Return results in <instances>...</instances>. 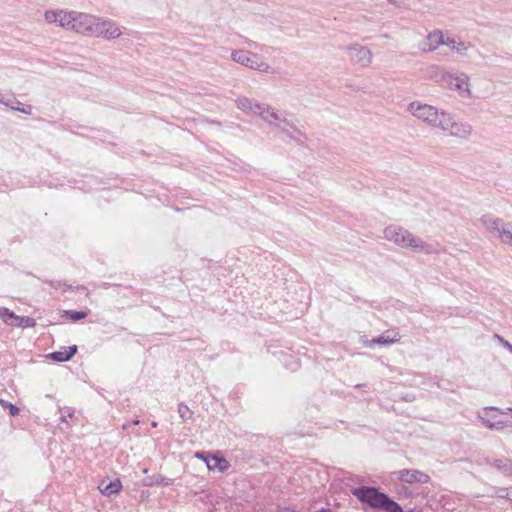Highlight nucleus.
Returning <instances> with one entry per match:
<instances>
[{
	"instance_id": "17",
	"label": "nucleus",
	"mask_w": 512,
	"mask_h": 512,
	"mask_svg": "<svg viewBox=\"0 0 512 512\" xmlns=\"http://www.w3.org/2000/svg\"><path fill=\"white\" fill-rule=\"evenodd\" d=\"M172 483V480L170 479H167L163 476H157V477H154V479L147 483L146 485L148 486H152V485H158V486H168Z\"/></svg>"
},
{
	"instance_id": "9",
	"label": "nucleus",
	"mask_w": 512,
	"mask_h": 512,
	"mask_svg": "<svg viewBox=\"0 0 512 512\" xmlns=\"http://www.w3.org/2000/svg\"><path fill=\"white\" fill-rule=\"evenodd\" d=\"M98 489L100 490L101 494L110 497L120 493L122 490V483L119 479H114L109 483H106L105 480H102L98 485Z\"/></svg>"
},
{
	"instance_id": "24",
	"label": "nucleus",
	"mask_w": 512,
	"mask_h": 512,
	"mask_svg": "<svg viewBox=\"0 0 512 512\" xmlns=\"http://www.w3.org/2000/svg\"><path fill=\"white\" fill-rule=\"evenodd\" d=\"M152 426H153V427H156V426H157V423H156V422H153V423H152Z\"/></svg>"
},
{
	"instance_id": "10",
	"label": "nucleus",
	"mask_w": 512,
	"mask_h": 512,
	"mask_svg": "<svg viewBox=\"0 0 512 512\" xmlns=\"http://www.w3.org/2000/svg\"><path fill=\"white\" fill-rule=\"evenodd\" d=\"M204 460L209 470H218L220 472H224L230 466L229 462L225 458L216 455L206 457Z\"/></svg>"
},
{
	"instance_id": "18",
	"label": "nucleus",
	"mask_w": 512,
	"mask_h": 512,
	"mask_svg": "<svg viewBox=\"0 0 512 512\" xmlns=\"http://www.w3.org/2000/svg\"><path fill=\"white\" fill-rule=\"evenodd\" d=\"M66 315L72 321H78V320L84 319L87 316V313H85L83 311H67Z\"/></svg>"
},
{
	"instance_id": "4",
	"label": "nucleus",
	"mask_w": 512,
	"mask_h": 512,
	"mask_svg": "<svg viewBox=\"0 0 512 512\" xmlns=\"http://www.w3.org/2000/svg\"><path fill=\"white\" fill-rule=\"evenodd\" d=\"M441 45H446L452 50L462 51L465 47L462 43H457L450 37H445L444 33L440 30H434L428 34L425 42V50L433 51L439 48Z\"/></svg>"
},
{
	"instance_id": "1",
	"label": "nucleus",
	"mask_w": 512,
	"mask_h": 512,
	"mask_svg": "<svg viewBox=\"0 0 512 512\" xmlns=\"http://www.w3.org/2000/svg\"><path fill=\"white\" fill-rule=\"evenodd\" d=\"M44 17L50 24L58 23L64 29L87 35L93 34V27L97 18L90 14L65 10H48Z\"/></svg>"
},
{
	"instance_id": "16",
	"label": "nucleus",
	"mask_w": 512,
	"mask_h": 512,
	"mask_svg": "<svg viewBox=\"0 0 512 512\" xmlns=\"http://www.w3.org/2000/svg\"><path fill=\"white\" fill-rule=\"evenodd\" d=\"M36 326V321L31 317L18 316L16 327L33 328Z\"/></svg>"
},
{
	"instance_id": "19",
	"label": "nucleus",
	"mask_w": 512,
	"mask_h": 512,
	"mask_svg": "<svg viewBox=\"0 0 512 512\" xmlns=\"http://www.w3.org/2000/svg\"><path fill=\"white\" fill-rule=\"evenodd\" d=\"M500 239L507 244L512 245V233L509 231H502L499 233Z\"/></svg>"
},
{
	"instance_id": "20",
	"label": "nucleus",
	"mask_w": 512,
	"mask_h": 512,
	"mask_svg": "<svg viewBox=\"0 0 512 512\" xmlns=\"http://www.w3.org/2000/svg\"><path fill=\"white\" fill-rule=\"evenodd\" d=\"M8 408H9L10 415H12V416H15L19 413V409L13 404H9Z\"/></svg>"
},
{
	"instance_id": "22",
	"label": "nucleus",
	"mask_w": 512,
	"mask_h": 512,
	"mask_svg": "<svg viewBox=\"0 0 512 512\" xmlns=\"http://www.w3.org/2000/svg\"><path fill=\"white\" fill-rule=\"evenodd\" d=\"M248 103V100L247 99H240L239 102H238V106L239 107H246Z\"/></svg>"
},
{
	"instance_id": "23",
	"label": "nucleus",
	"mask_w": 512,
	"mask_h": 512,
	"mask_svg": "<svg viewBox=\"0 0 512 512\" xmlns=\"http://www.w3.org/2000/svg\"><path fill=\"white\" fill-rule=\"evenodd\" d=\"M316 512H331L330 510H326V509H321L319 511H316Z\"/></svg>"
},
{
	"instance_id": "12",
	"label": "nucleus",
	"mask_w": 512,
	"mask_h": 512,
	"mask_svg": "<svg viewBox=\"0 0 512 512\" xmlns=\"http://www.w3.org/2000/svg\"><path fill=\"white\" fill-rule=\"evenodd\" d=\"M400 336L397 332H394L392 336L383 334L378 338H374L367 342V346L372 347L375 344H393L398 342Z\"/></svg>"
},
{
	"instance_id": "21",
	"label": "nucleus",
	"mask_w": 512,
	"mask_h": 512,
	"mask_svg": "<svg viewBox=\"0 0 512 512\" xmlns=\"http://www.w3.org/2000/svg\"><path fill=\"white\" fill-rule=\"evenodd\" d=\"M497 338H498V339H499V341L503 344V346H504V347H506L509 351H511V352H512V345H511L508 341L504 340V339H503V338H501L500 336H497Z\"/></svg>"
},
{
	"instance_id": "13",
	"label": "nucleus",
	"mask_w": 512,
	"mask_h": 512,
	"mask_svg": "<svg viewBox=\"0 0 512 512\" xmlns=\"http://www.w3.org/2000/svg\"><path fill=\"white\" fill-rule=\"evenodd\" d=\"M0 319L9 326H15L17 323L18 315L10 311L6 307H0Z\"/></svg>"
},
{
	"instance_id": "26",
	"label": "nucleus",
	"mask_w": 512,
	"mask_h": 512,
	"mask_svg": "<svg viewBox=\"0 0 512 512\" xmlns=\"http://www.w3.org/2000/svg\"><path fill=\"white\" fill-rule=\"evenodd\" d=\"M509 411H511V412H512V408H510V409H509Z\"/></svg>"
},
{
	"instance_id": "3",
	"label": "nucleus",
	"mask_w": 512,
	"mask_h": 512,
	"mask_svg": "<svg viewBox=\"0 0 512 512\" xmlns=\"http://www.w3.org/2000/svg\"><path fill=\"white\" fill-rule=\"evenodd\" d=\"M352 494L362 503L386 512H402L401 507L386 494L373 487H360L352 490Z\"/></svg>"
},
{
	"instance_id": "11",
	"label": "nucleus",
	"mask_w": 512,
	"mask_h": 512,
	"mask_svg": "<svg viewBox=\"0 0 512 512\" xmlns=\"http://www.w3.org/2000/svg\"><path fill=\"white\" fill-rule=\"evenodd\" d=\"M77 352V346L64 347L59 351L50 353L48 357L57 362H65L70 360Z\"/></svg>"
},
{
	"instance_id": "6",
	"label": "nucleus",
	"mask_w": 512,
	"mask_h": 512,
	"mask_svg": "<svg viewBox=\"0 0 512 512\" xmlns=\"http://www.w3.org/2000/svg\"><path fill=\"white\" fill-rule=\"evenodd\" d=\"M505 412L495 407H487L483 410L481 419L485 426L491 429H502L507 424Z\"/></svg>"
},
{
	"instance_id": "15",
	"label": "nucleus",
	"mask_w": 512,
	"mask_h": 512,
	"mask_svg": "<svg viewBox=\"0 0 512 512\" xmlns=\"http://www.w3.org/2000/svg\"><path fill=\"white\" fill-rule=\"evenodd\" d=\"M391 233H392L391 229L386 230V235L388 238L393 239L397 243H402L403 245H408V246L412 245L413 239H411L409 235L406 238L404 235H401V237H400L399 233H395L394 236H391Z\"/></svg>"
},
{
	"instance_id": "25",
	"label": "nucleus",
	"mask_w": 512,
	"mask_h": 512,
	"mask_svg": "<svg viewBox=\"0 0 512 512\" xmlns=\"http://www.w3.org/2000/svg\"><path fill=\"white\" fill-rule=\"evenodd\" d=\"M390 3H395V0H388Z\"/></svg>"
},
{
	"instance_id": "5",
	"label": "nucleus",
	"mask_w": 512,
	"mask_h": 512,
	"mask_svg": "<svg viewBox=\"0 0 512 512\" xmlns=\"http://www.w3.org/2000/svg\"><path fill=\"white\" fill-rule=\"evenodd\" d=\"M232 58L234 61L255 70L266 71L268 69V65L258 55L249 51H235L232 53Z\"/></svg>"
},
{
	"instance_id": "7",
	"label": "nucleus",
	"mask_w": 512,
	"mask_h": 512,
	"mask_svg": "<svg viewBox=\"0 0 512 512\" xmlns=\"http://www.w3.org/2000/svg\"><path fill=\"white\" fill-rule=\"evenodd\" d=\"M121 35L120 28L110 20H102L96 18V23L93 27L92 36L105 37V38H117Z\"/></svg>"
},
{
	"instance_id": "14",
	"label": "nucleus",
	"mask_w": 512,
	"mask_h": 512,
	"mask_svg": "<svg viewBox=\"0 0 512 512\" xmlns=\"http://www.w3.org/2000/svg\"><path fill=\"white\" fill-rule=\"evenodd\" d=\"M451 86L454 87L461 95L469 93L468 82L465 78H455L451 82Z\"/></svg>"
},
{
	"instance_id": "8",
	"label": "nucleus",
	"mask_w": 512,
	"mask_h": 512,
	"mask_svg": "<svg viewBox=\"0 0 512 512\" xmlns=\"http://www.w3.org/2000/svg\"><path fill=\"white\" fill-rule=\"evenodd\" d=\"M395 475L400 481L409 484L427 483L429 481V476L418 470L404 469L396 472Z\"/></svg>"
},
{
	"instance_id": "2",
	"label": "nucleus",
	"mask_w": 512,
	"mask_h": 512,
	"mask_svg": "<svg viewBox=\"0 0 512 512\" xmlns=\"http://www.w3.org/2000/svg\"><path fill=\"white\" fill-rule=\"evenodd\" d=\"M409 110L418 119H421L432 126L448 130L453 135H459V127L457 124L452 122L451 117L445 113L439 114L437 109L433 106L421 103H411Z\"/></svg>"
}]
</instances>
